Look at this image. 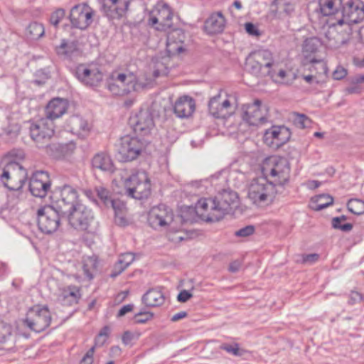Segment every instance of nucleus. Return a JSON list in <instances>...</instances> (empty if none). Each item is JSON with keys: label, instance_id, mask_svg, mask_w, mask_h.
<instances>
[{"label": "nucleus", "instance_id": "obj_1", "mask_svg": "<svg viewBox=\"0 0 364 364\" xmlns=\"http://www.w3.org/2000/svg\"><path fill=\"white\" fill-rule=\"evenodd\" d=\"M290 164L287 159L277 156L267 158L262 166V173L267 179L271 178L275 186H282L289 182Z\"/></svg>", "mask_w": 364, "mask_h": 364}, {"label": "nucleus", "instance_id": "obj_2", "mask_svg": "<svg viewBox=\"0 0 364 364\" xmlns=\"http://www.w3.org/2000/svg\"><path fill=\"white\" fill-rule=\"evenodd\" d=\"M275 65L273 54L269 50L254 51L249 55L246 60L247 70L259 77L266 76L274 77Z\"/></svg>", "mask_w": 364, "mask_h": 364}, {"label": "nucleus", "instance_id": "obj_3", "mask_svg": "<svg viewBox=\"0 0 364 364\" xmlns=\"http://www.w3.org/2000/svg\"><path fill=\"white\" fill-rule=\"evenodd\" d=\"M277 193L274 182L266 178L253 179L248 187V198L257 206L271 204Z\"/></svg>", "mask_w": 364, "mask_h": 364}, {"label": "nucleus", "instance_id": "obj_4", "mask_svg": "<svg viewBox=\"0 0 364 364\" xmlns=\"http://www.w3.org/2000/svg\"><path fill=\"white\" fill-rule=\"evenodd\" d=\"M69 223L75 229L87 234L95 235L98 230V222L91 209L80 203L67 215Z\"/></svg>", "mask_w": 364, "mask_h": 364}, {"label": "nucleus", "instance_id": "obj_5", "mask_svg": "<svg viewBox=\"0 0 364 364\" xmlns=\"http://www.w3.org/2000/svg\"><path fill=\"white\" fill-rule=\"evenodd\" d=\"M38 226L39 230L46 234L56 232L61 220L67 218V213L60 212V209L53 205H45L37 211Z\"/></svg>", "mask_w": 364, "mask_h": 364}, {"label": "nucleus", "instance_id": "obj_6", "mask_svg": "<svg viewBox=\"0 0 364 364\" xmlns=\"http://www.w3.org/2000/svg\"><path fill=\"white\" fill-rule=\"evenodd\" d=\"M50 199L52 205L60 209V212L68 213L78 204V193L75 188L68 184L56 186L52 191Z\"/></svg>", "mask_w": 364, "mask_h": 364}, {"label": "nucleus", "instance_id": "obj_7", "mask_svg": "<svg viewBox=\"0 0 364 364\" xmlns=\"http://www.w3.org/2000/svg\"><path fill=\"white\" fill-rule=\"evenodd\" d=\"M173 13L169 5L159 1L149 11L147 23L155 30L166 32L173 28Z\"/></svg>", "mask_w": 364, "mask_h": 364}, {"label": "nucleus", "instance_id": "obj_8", "mask_svg": "<svg viewBox=\"0 0 364 364\" xmlns=\"http://www.w3.org/2000/svg\"><path fill=\"white\" fill-rule=\"evenodd\" d=\"M27 179V171L20 164L10 161L0 174V180L11 191L21 190Z\"/></svg>", "mask_w": 364, "mask_h": 364}, {"label": "nucleus", "instance_id": "obj_9", "mask_svg": "<svg viewBox=\"0 0 364 364\" xmlns=\"http://www.w3.org/2000/svg\"><path fill=\"white\" fill-rule=\"evenodd\" d=\"M126 194L132 198L142 200L151 194L150 180L145 172L131 175L124 181Z\"/></svg>", "mask_w": 364, "mask_h": 364}, {"label": "nucleus", "instance_id": "obj_10", "mask_svg": "<svg viewBox=\"0 0 364 364\" xmlns=\"http://www.w3.org/2000/svg\"><path fill=\"white\" fill-rule=\"evenodd\" d=\"M243 121L250 126L259 127L269 121V109L262 101L255 100L253 103L244 105L242 107Z\"/></svg>", "mask_w": 364, "mask_h": 364}, {"label": "nucleus", "instance_id": "obj_11", "mask_svg": "<svg viewBox=\"0 0 364 364\" xmlns=\"http://www.w3.org/2000/svg\"><path fill=\"white\" fill-rule=\"evenodd\" d=\"M29 134L38 148L50 147L49 141L54 134V124L49 119L42 118L31 122Z\"/></svg>", "mask_w": 364, "mask_h": 364}, {"label": "nucleus", "instance_id": "obj_12", "mask_svg": "<svg viewBox=\"0 0 364 364\" xmlns=\"http://www.w3.org/2000/svg\"><path fill=\"white\" fill-rule=\"evenodd\" d=\"M51 314L46 306H33L28 311L23 323L31 330L42 332L50 324Z\"/></svg>", "mask_w": 364, "mask_h": 364}, {"label": "nucleus", "instance_id": "obj_13", "mask_svg": "<svg viewBox=\"0 0 364 364\" xmlns=\"http://www.w3.org/2000/svg\"><path fill=\"white\" fill-rule=\"evenodd\" d=\"M235 101L233 97L228 95L227 93L223 94L222 91H220L209 100V113L215 118L226 119L233 112Z\"/></svg>", "mask_w": 364, "mask_h": 364}, {"label": "nucleus", "instance_id": "obj_14", "mask_svg": "<svg viewBox=\"0 0 364 364\" xmlns=\"http://www.w3.org/2000/svg\"><path fill=\"white\" fill-rule=\"evenodd\" d=\"M145 146L144 141L129 135L121 138L118 154L123 161L136 159Z\"/></svg>", "mask_w": 364, "mask_h": 364}, {"label": "nucleus", "instance_id": "obj_15", "mask_svg": "<svg viewBox=\"0 0 364 364\" xmlns=\"http://www.w3.org/2000/svg\"><path fill=\"white\" fill-rule=\"evenodd\" d=\"M195 210L206 222H217L223 218L215 198H200L196 204Z\"/></svg>", "mask_w": 364, "mask_h": 364}, {"label": "nucleus", "instance_id": "obj_16", "mask_svg": "<svg viewBox=\"0 0 364 364\" xmlns=\"http://www.w3.org/2000/svg\"><path fill=\"white\" fill-rule=\"evenodd\" d=\"M93 11L87 4H78L72 8L69 18L72 26L80 30L86 29L92 22Z\"/></svg>", "mask_w": 364, "mask_h": 364}, {"label": "nucleus", "instance_id": "obj_17", "mask_svg": "<svg viewBox=\"0 0 364 364\" xmlns=\"http://www.w3.org/2000/svg\"><path fill=\"white\" fill-rule=\"evenodd\" d=\"M173 219L172 210L165 205L153 207L148 214V222L154 229L169 225Z\"/></svg>", "mask_w": 364, "mask_h": 364}, {"label": "nucleus", "instance_id": "obj_18", "mask_svg": "<svg viewBox=\"0 0 364 364\" xmlns=\"http://www.w3.org/2000/svg\"><path fill=\"white\" fill-rule=\"evenodd\" d=\"M130 124L134 132L140 136H147L154 127L151 113L147 109H141L130 119Z\"/></svg>", "mask_w": 364, "mask_h": 364}, {"label": "nucleus", "instance_id": "obj_19", "mask_svg": "<svg viewBox=\"0 0 364 364\" xmlns=\"http://www.w3.org/2000/svg\"><path fill=\"white\" fill-rule=\"evenodd\" d=\"M291 133L284 126H272L265 131L264 142L269 146L279 147L289 141Z\"/></svg>", "mask_w": 364, "mask_h": 364}, {"label": "nucleus", "instance_id": "obj_20", "mask_svg": "<svg viewBox=\"0 0 364 364\" xmlns=\"http://www.w3.org/2000/svg\"><path fill=\"white\" fill-rule=\"evenodd\" d=\"M50 187L49 175L46 171H38L33 173L29 181V190L33 196L43 198Z\"/></svg>", "mask_w": 364, "mask_h": 364}, {"label": "nucleus", "instance_id": "obj_21", "mask_svg": "<svg viewBox=\"0 0 364 364\" xmlns=\"http://www.w3.org/2000/svg\"><path fill=\"white\" fill-rule=\"evenodd\" d=\"M130 0H102L101 11L110 19L120 18L127 13Z\"/></svg>", "mask_w": 364, "mask_h": 364}, {"label": "nucleus", "instance_id": "obj_22", "mask_svg": "<svg viewBox=\"0 0 364 364\" xmlns=\"http://www.w3.org/2000/svg\"><path fill=\"white\" fill-rule=\"evenodd\" d=\"M299 0H274L272 3L271 13L279 19H284L294 16Z\"/></svg>", "mask_w": 364, "mask_h": 364}, {"label": "nucleus", "instance_id": "obj_23", "mask_svg": "<svg viewBox=\"0 0 364 364\" xmlns=\"http://www.w3.org/2000/svg\"><path fill=\"white\" fill-rule=\"evenodd\" d=\"M75 75L81 82L90 87L97 86L102 80L103 77L98 69H90L83 64L76 68Z\"/></svg>", "mask_w": 364, "mask_h": 364}, {"label": "nucleus", "instance_id": "obj_24", "mask_svg": "<svg viewBox=\"0 0 364 364\" xmlns=\"http://www.w3.org/2000/svg\"><path fill=\"white\" fill-rule=\"evenodd\" d=\"M214 198L223 218L238 203L237 193L230 190H223Z\"/></svg>", "mask_w": 364, "mask_h": 364}, {"label": "nucleus", "instance_id": "obj_25", "mask_svg": "<svg viewBox=\"0 0 364 364\" xmlns=\"http://www.w3.org/2000/svg\"><path fill=\"white\" fill-rule=\"evenodd\" d=\"M196 109L195 100L188 95L178 97L173 105V112L179 118L191 117Z\"/></svg>", "mask_w": 364, "mask_h": 364}, {"label": "nucleus", "instance_id": "obj_26", "mask_svg": "<svg viewBox=\"0 0 364 364\" xmlns=\"http://www.w3.org/2000/svg\"><path fill=\"white\" fill-rule=\"evenodd\" d=\"M225 26V18L221 11L214 12L205 21L203 31L208 35L221 33Z\"/></svg>", "mask_w": 364, "mask_h": 364}, {"label": "nucleus", "instance_id": "obj_27", "mask_svg": "<svg viewBox=\"0 0 364 364\" xmlns=\"http://www.w3.org/2000/svg\"><path fill=\"white\" fill-rule=\"evenodd\" d=\"M81 297L80 289L75 285H70L61 289L58 300L65 306L77 304Z\"/></svg>", "mask_w": 364, "mask_h": 364}, {"label": "nucleus", "instance_id": "obj_28", "mask_svg": "<svg viewBox=\"0 0 364 364\" xmlns=\"http://www.w3.org/2000/svg\"><path fill=\"white\" fill-rule=\"evenodd\" d=\"M67 110V104L65 101L55 98L49 102L46 108V119H49L52 122L60 117Z\"/></svg>", "mask_w": 364, "mask_h": 364}, {"label": "nucleus", "instance_id": "obj_29", "mask_svg": "<svg viewBox=\"0 0 364 364\" xmlns=\"http://www.w3.org/2000/svg\"><path fill=\"white\" fill-rule=\"evenodd\" d=\"M92 166L95 169L103 172L113 173L114 166L109 155L101 152L96 154L92 159Z\"/></svg>", "mask_w": 364, "mask_h": 364}, {"label": "nucleus", "instance_id": "obj_30", "mask_svg": "<svg viewBox=\"0 0 364 364\" xmlns=\"http://www.w3.org/2000/svg\"><path fill=\"white\" fill-rule=\"evenodd\" d=\"M142 302L148 307H156L162 305L165 297L161 288H154L148 290L142 296Z\"/></svg>", "mask_w": 364, "mask_h": 364}, {"label": "nucleus", "instance_id": "obj_31", "mask_svg": "<svg viewBox=\"0 0 364 364\" xmlns=\"http://www.w3.org/2000/svg\"><path fill=\"white\" fill-rule=\"evenodd\" d=\"M185 38L184 32L182 29H173L167 36V50L169 53H181L183 49L182 46H178V43H183Z\"/></svg>", "mask_w": 364, "mask_h": 364}, {"label": "nucleus", "instance_id": "obj_32", "mask_svg": "<svg viewBox=\"0 0 364 364\" xmlns=\"http://www.w3.org/2000/svg\"><path fill=\"white\" fill-rule=\"evenodd\" d=\"M343 13L344 18L348 21V28L350 23H358L364 19L363 6L351 4L347 9H344Z\"/></svg>", "mask_w": 364, "mask_h": 364}, {"label": "nucleus", "instance_id": "obj_33", "mask_svg": "<svg viewBox=\"0 0 364 364\" xmlns=\"http://www.w3.org/2000/svg\"><path fill=\"white\" fill-rule=\"evenodd\" d=\"M69 125L70 131L80 137L86 136L90 131V125L87 120L79 116H74L70 119Z\"/></svg>", "mask_w": 364, "mask_h": 364}, {"label": "nucleus", "instance_id": "obj_34", "mask_svg": "<svg viewBox=\"0 0 364 364\" xmlns=\"http://www.w3.org/2000/svg\"><path fill=\"white\" fill-rule=\"evenodd\" d=\"M112 78L120 84L123 90H125L127 93L136 90L137 78L133 73H119L115 77H112Z\"/></svg>", "mask_w": 364, "mask_h": 364}, {"label": "nucleus", "instance_id": "obj_35", "mask_svg": "<svg viewBox=\"0 0 364 364\" xmlns=\"http://www.w3.org/2000/svg\"><path fill=\"white\" fill-rule=\"evenodd\" d=\"M321 12L323 16L337 13L341 8V0H318Z\"/></svg>", "mask_w": 364, "mask_h": 364}, {"label": "nucleus", "instance_id": "obj_36", "mask_svg": "<svg viewBox=\"0 0 364 364\" xmlns=\"http://www.w3.org/2000/svg\"><path fill=\"white\" fill-rule=\"evenodd\" d=\"M333 203V198L328 194H321L311 198L310 207L316 211L323 210Z\"/></svg>", "mask_w": 364, "mask_h": 364}, {"label": "nucleus", "instance_id": "obj_37", "mask_svg": "<svg viewBox=\"0 0 364 364\" xmlns=\"http://www.w3.org/2000/svg\"><path fill=\"white\" fill-rule=\"evenodd\" d=\"M343 23V19L338 20L337 23L333 24V26L331 27L326 33V38H328L330 46L338 47L340 44H343L344 43V40L343 38L339 39L336 36V34L338 32V27L341 26Z\"/></svg>", "mask_w": 364, "mask_h": 364}, {"label": "nucleus", "instance_id": "obj_38", "mask_svg": "<svg viewBox=\"0 0 364 364\" xmlns=\"http://www.w3.org/2000/svg\"><path fill=\"white\" fill-rule=\"evenodd\" d=\"M45 28L42 23H31L26 28V36L31 40H37L44 35Z\"/></svg>", "mask_w": 364, "mask_h": 364}, {"label": "nucleus", "instance_id": "obj_39", "mask_svg": "<svg viewBox=\"0 0 364 364\" xmlns=\"http://www.w3.org/2000/svg\"><path fill=\"white\" fill-rule=\"evenodd\" d=\"M321 40L317 37H311L306 38L302 45V51L306 55L316 53L321 46Z\"/></svg>", "mask_w": 364, "mask_h": 364}, {"label": "nucleus", "instance_id": "obj_40", "mask_svg": "<svg viewBox=\"0 0 364 364\" xmlns=\"http://www.w3.org/2000/svg\"><path fill=\"white\" fill-rule=\"evenodd\" d=\"M77 50V46L74 42H67L63 40L60 45L56 48V52L60 55L70 57Z\"/></svg>", "mask_w": 364, "mask_h": 364}, {"label": "nucleus", "instance_id": "obj_41", "mask_svg": "<svg viewBox=\"0 0 364 364\" xmlns=\"http://www.w3.org/2000/svg\"><path fill=\"white\" fill-rule=\"evenodd\" d=\"M95 191L97 196L105 206L116 208L114 206L116 200L110 198L109 195V193L107 189L105 188L104 187L99 186L95 188Z\"/></svg>", "mask_w": 364, "mask_h": 364}, {"label": "nucleus", "instance_id": "obj_42", "mask_svg": "<svg viewBox=\"0 0 364 364\" xmlns=\"http://www.w3.org/2000/svg\"><path fill=\"white\" fill-rule=\"evenodd\" d=\"M348 210L355 215L364 213V202L358 199H350L347 203Z\"/></svg>", "mask_w": 364, "mask_h": 364}, {"label": "nucleus", "instance_id": "obj_43", "mask_svg": "<svg viewBox=\"0 0 364 364\" xmlns=\"http://www.w3.org/2000/svg\"><path fill=\"white\" fill-rule=\"evenodd\" d=\"M220 349L225 350L227 353L232 354L235 356H242L245 350L240 348L239 344L237 343H223L220 346Z\"/></svg>", "mask_w": 364, "mask_h": 364}, {"label": "nucleus", "instance_id": "obj_44", "mask_svg": "<svg viewBox=\"0 0 364 364\" xmlns=\"http://www.w3.org/2000/svg\"><path fill=\"white\" fill-rule=\"evenodd\" d=\"M293 123L299 129H305L311 126V120L305 114H296L293 119Z\"/></svg>", "mask_w": 364, "mask_h": 364}, {"label": "nucleus", "instance_id": "obj_45", "mask_svg": "<svg viewBox=\"0 0 364 364\" xmlns=\"http://www.w3.org/2000/svg\"><path fill=\"white\" fill-rule=\"evenodd\" d=\"M11 335V326L6 325L4 323H0V343H4L6 341L7 338Z\"/></svg>", "mask_w": 364, "mask_h": 364}, {"label": "nucleus", "instance_id": "obj_46", "mask_svg": "<svg viewBox=\"0 0 364 364\" xmlns=\"http://www.w3.org/2000/svg\"><path fill=\"white\" fill-rule=\"evenodd\" d=\"M65 11L63 9H58L50 16V22L54 26H57L59 22L64 18Z\"/></svg>", "mask_w": 364, "mask_h": 364}, {"label": "nucleus", "instance_id": "obj_47", "mask_svg": "<svg viewBox=\"0 0 364 364\" xmlns=\"http://www.w3.org/2000/svg\"><path fill=\"white\" fill-rule=\"evenodd\" d=\"M154 314L149 311H141L134 315V321L136 323H144L151 319Z\"/></svg>", "mask_w": 364, "mask_h": 364}, {"label": "nucleus", "instance_id": "obj_48", "mask_svg": "<svg viewBox=\"0 0 364 364\" xmlns=\"http://www.w3.org/2000/svg\"><path fill=\"white\" fill-rule=\"evenodd\" d=\"M341 220L338 217H335L332 219V226L335 229L341 230L343 232H349L353 228V225L351 223H346L343 225H341Z\"/></svg>", "mask_w": 364, "mask_h": 364}, {"label": "nucleus", "instance_id": "obj_49", "mask_svg": "<svg viewBox=\"0 0 364 364\" xmlns=\"http://www.w3.org/2000/svg\"><path fill=\"white\" fill-rule=\"evenodd\" d=\"M134 260V256L131 252L122 254L117 261L127 269Z\"/></svg>", "mask_w": 364, "mask_h": 364}, {"label": "nucleus", "instance_id": "obj_50", "mask_svg": "<svg viewBox=\"0 0 364 364\" xmlns=\"http://www.w3.org/2000/svg\"><path fill=\"white\" fill-rule=\"evenodd\" d=\"M108 89L115 95H124L127 94L125 92V90H123V87H121L120 84L115 80L108 83Z\"/></svg>", "mask_w": 364, "mask_h": 364}, {"label": "nucleus", "instance_id": "obj_51", "mask_svg": "<svg viewBox=\"0 0 364 364\" xmlns=\"http://www.w3.org/2000/svg\"><path fill=\"white\" fill-rule=\"evenodd\" d=\"M255 232V227L253 225L245 226L235 232V235L237 237H248L252 235Z\"/></svg>", "mask_w": 364, "mask_h": 364}, {"label": "nucleus", "instance_id": "obj_52", "mask_svg": "<svg viewBox=\"0 0 364 364\" xmlns=\"http://www.w3.org/2000/svg\"><path fill=\"white\" fill-rule=\"evenodd\" d=\"M95 346H92L90 348L87 352L84 355V356L80 360L79 364H92L94 360V353H95Z\"/></svg>", "mask_w": 364, "mask_h": 364}, {"label": "nucleus", "instance_id": "obj_53", "mask_svg": "<svg viewBox=\"0 0 364 364\" xmlns=\"http://www.w3.org/2000/svg\"><path fill=\"white\" fill-rule=\"evenodd\" d=\"M245 27L248 34L254 36H259L260 35L259 31L252 23H246Z\"/></svg>", "mask_w": 364, "mask_h": 364}, {"label": "nucleus", "instance_id": "obj_54", "mask_svg": "<svg viewBox=\"0 0 364 364\" xmlns=\"http://www.w3.org/2000/svg\"><path fill=\"white\" fill-rule=\"evenodd\" d=\"M319 259V255L316 253L305 255L303 256V262L308 264H312Z\"/></svg>", "mask_w": 364, "mask_h": 364}, {"label": "nucleus", "instance_id": "obj_55", "mask_svg": "<svg viewBox=\"0 0 364 364\" xmlns=\"http://www.w3.org/2000/svg\"><path fill=\"white\" fill-rule=\"evenodd\" d=\"M347 75V70L343 67H337L333 73V77L334 80H341L344 78Z\"/></svg>", "mask_w": 364, "mask_h": 364}, {"label": "nucleus", "instance_id": "obj_56", "mask_svg": "<svg viewBox=\"0 0 364 364\" xmlns=\"http://www.w3.org/2000/svg\"><path fill=\"white\" fill-rule=\"evenodd\" d=\"M126 269L122 266V264H119V261H117L113 269L110 274V277L115 278L118 275H119L123 271H124Z\"/></svg>", "mask_w": 364, "mask_h": 364}, {"label": "nucleus", "instance_id": "obj_57", "mask_svg": "<svg viewBox=\"0 0 364 364\" xmlns=\"http://www.w3.org/2000/svg\"><path fill=\"white\" fill-rule=\"evenodd\" d=\"M363 300V295L358 291H351L348 303L351 305Z\"/></svg>", "mask_w": 364, "mask_h": 364}, {"label": "nucleus", "instance_id": "obj_58", "mask_svg": "<svg viewBox=\"0 0 364 364\" xmlns=\"http://www.w3.org/2000/svg\"><path fill=\"white\" fill-rule=\"evenodd\" d=\"M193 295L188 291L183 290L178 294L177 299L180 302H186Z\"/></svg>", "mask_w": 364, "mask_h": 364}, {"label": "nucleus", "instance_id": "obj_59", "mask_svg": "<svg viewBox=\"0 0 364 364\" xmlns=\"http://www.w3.org/2000/svg\"><path fill=\"white\" fill-rule=\"evenodd\" d=\"M134 309V305L132 304L123 306L117 313V317H122L129 312H131Z\"/></svg>", "mask_w": 364, "mask_h": 364}, {"label": "nucleus", "instance_id": "obj_60", "mask_svg": "<svg viewBox=\"0 0 364 364\" xmlns=\"http://www.w3.org/2000/svg\"><path fill=\"white\" fill-rule=\"evenodd\" d=\"M348 81L351 85H357L364 82V75H355L350 77Z\"/></svg>", "mask_w": 364, "mask_h": 364}, {"label": "nucleus", "instance_id": "obj_61", "mask_svg": "<svg viewBox=\"0 0 364 364\" xmlns=\"http://www.w3.org/2000/svg\"><path fill=\"white\" fill-rule=\"evenodd\" d=\"M134 336L129 331H125L122 336V340L124 345H129L131 341L133 340Z\"/></svg>", "mask_w": 364, "mask_h": 364}, {"label": "nucleus", "instance_id": "obj_62", "mask_svg": "<svg viewBox=\"0 0 364 364\" xmlns=\"http://www.w3.org/2000/svg\"><path fill=\"white\" fill-rule=\"evenodd\" d=\"M360 90H361L360 87L356 85H352L351 86H349L346 88V92L348 94L360 93Z\"/></svg>", "mask_w": 364, "mask_h": 364}, {"label": "nucleus", "instance_id": "obj_63", "mask_svg": "<svg viewBox=\"0 0 364 364\" xmlns=\"http://www.w3.org/2000/svg\"><path fill=\"white\" fill-rule=\"evenodd\" d=\"M240 266H241V264L240 262L234 261L230 263V264L229 266V270H230V272H233V273L237 272V271H239Z\"/></svg>", "mask_w": 364, "mask_h": 364}, {"label": "nucleus", "instance_id": "obj_64", "mask_svg": "<svg viewBox=\"0 0 364 364\" xmlns=\"http://www.w3.org/2000/svg\"><path fill=\"white\" fill-rule=\"evenodd\" d=\"M188 314L186 311H180L176 314H174L172 317H171V321H179L180 319H182L183 318H186Z\"/></svg>", "mask_w": 364, "mask_h": 364}]
</instances>
